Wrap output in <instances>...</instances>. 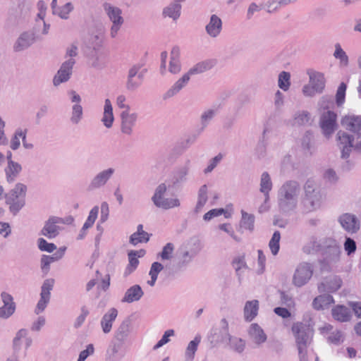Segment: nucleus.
Listing matches in <instances>:
<instances>
[{"instance_id":"41","label":"nucleus","mask_w":361,"mask_h":361,"mask_svg":"<svg viewBox=\"0 0 361 361\" xmlns=\"http://www.w3.org/2000/svg\"><path fill=\"white\" fill-rule=\"evenodd\" d=\"M302 147L305 154H312L315 149L313 133L307 130L302 137Z\"/></svg>"},{"instance_id":"18","label":"nucleus","mask_w":361,"mask_h":361,"mask_svg":"<svg viewBox=\"0 0 361 361\" xmlns=\"http://www.w3.org/2000/svg\"><path fill=\"white\" fill-rule=\"evenodd\" d=\"M338 221L345 231L350 233H355L360 229V221L354 214H343L340 216Z\"/></svg>"},{"instance_id":"11","label":"nucleus","mask_w":361,"mask_h":361,"mask_svg":"<svg viewBox=\"0 0 361 361\" xmlns=\"http://www.w3.org/2000/svg\"><path fill=\"white\" fill-rule=\"evenodd\" d=\"M55 281L54 279H45L41 287L40 298L37 304L35 313L39 314L42 312L49 302L51 290L53 289Z\"/></svg>"},{"instance_id":"31","label":"nucleus","mask_w":361,"mask_h":361,"mask_svg":"<svg viewBox=\"0 0 361 361\" xmlns=\"http://www.w3.org/2000/svg\"><path fill=\"white\" fill-rule=\"evenodd\" d=\"M22 171L21 165L16 161H10L5 168L6 180L8 183L14 182Z\"/></svg>"},{"instance_id":"21","label":"nucleus","mask_w":361,"mask_h":361,"mask_svg":"<svg viewBox=\"0 0 361 361\" xmlns=\"http://www.w3.org/2000/svg\"><path fill=\"white\" fill-rule=\"evenodd\" d=\"M222 30V20L215 14L211 16L209 22L205 27L207 34L212 37H217Z\"/></svg>"},{"instance_id":"12","label":"nucleus","mask_w":361,"mask_h":361,"mask_svg":"<svg viewBox=\"0 0 361 361\" xmlns=\"http://www.w3.org/2000/svg\"><path fill=\"white\" fill-rule=\"evenodd\" d=\"M75 63V60L74 59H68L61 65L57 73L54 76V86L58 87L61 83L69 80L73 73V68Z\"/></svg>"},{"instance_id":"22","label":"nucleus","mask_w":361,"mask_h":361,"mask_svg":"<svg viewBox=\"0 0 361 361\" xmlns=\"http://www.w3.org/2000/svg\"><path fill=\"white\" fill-rule=\"evenodd\" d=\"M190 78L185 73L164 94L163 99H168L176 95L181 90H183L188 83Z\"/></svg>"},{"instance_id":"60","label":"nucleus","mask_w":361,"mask_h":361,"mask_svg":"<svg viewBox=\"0 0 361 361\" xmlns=\"http://www.w3.org/2000/svg\"><path fill=\"white\" fill-rule=\"evenodd\" d=\"M136 256V251H130L128 253L129 264L126 269V272H128V274L132 273L137 268L139 264V261Z\"/></svg>"},{"instance_id":"4","label":"nucleus","mask_w":361,"mask_h":361,"mask_svg":"<svg viewBox=\"0 0 361 361\" xmlns=\"http://www.w3.org/2000/svg\"><path fill=\"white\" fill-rule=\"evenodd\" d=\"M322 262L328 267L336 264L341 259V248L338 243L333 238H324Z\"/></svg>"},{"instance_id":"29","label":"nucleus","mask_w":361,"mask_h":361,"mask_svg":"<svg viewBox=\"0 0 361 361\" xmlns=\"http://www.w3.org/2000/svg\"><path fill=\"white\" fill-rule=\"evenodd\" d=\"M34 42V37L27 32L22 33L13 45L15 51L18 52L27 49Z\"/></svg>"},{"instance_id":"5","label":"nucleus","mask_w":361,"mask_h":361,"mask_svg":"<svg viewBox=\"0 0 361 361\" xmlns=\"http://www.w3.org/2000/svg\"><path fill=\"white\" fill-rule=\"evenodd\" d=\"M305 199L310 204L311 209H318L323 200L321 190L317 183L312 179H308L304 185Z\"/></svg>"},{"instance_id":"20","label":"nucleus","mask_w":361,"mask_h":361,"mask_svg":"<svg viewBox=\"0 0 361 361\" xmlns=\"http://www.w3.org/2000/svg\"><path fill=\"white\" fill-rule=\"evenodd\" d=\"M250 340L257 347L261 346L267 339V334L257 323L252 324L248 329Z\"/></svg>"},{"instance_id":"35","label":"nucleus","mask_w":361,"mask_h":361,"mask_svg":"<svg viewBox=\"0 0 361 361\" xmlns=\"http://www.w3.org/2000/svg\"><path fill=\"white\" fill-rule=\"evenodd\" d=\"M214 65H215V63L214 61H212V60L203 61L197 63L194 66L190 68L186 73L190 77L191 75L200 74L207 71L210 70Z\"/></svg>"},{"instance_id":"53","label":"nucleus","mask_w":361,"mask_h":361,"mask_svg":"<svg viewBox=\"0 0 361 361\" xmlns=\"http://www.w3.org/2000/svg\"><path fill=\"white\" fill-rule=\"evenodd\" d=\"M129 322L128 321L123 322L115 333V338L123 342L126 340L129 334Z\"/></svg>"},{"instance_id":"59","label":"nucleus","mask_w":361,"mask_h":361,"mask_svg":"<svg viewBox=\"0 0 361 361\" xmlns=\"http://www.w3.org/2000/svg\"><path fill=\"white\" fill-rule=\"evenodd\" d=\"M27 334V331L25 329H21L17 332V334L13 341V350H14L15 353L18 352L20 348L21 338L26 337Z\"/></svg>"},{"instance_id":"40","label":"nucleus","mask_w":361,"mask_h":361,"mask_svg":"<svg viewBox=\"0 0 361 361\" xmlns=\"http://www.w3.org/2000/svg\"><path fill=\"white\" fill-rule=\"evenodd\" d=\"M198 251L199 250L190 252L185 249H180L178 257V267L182 268L188 265L194 257L197 254Z\"/></svg>"},{"instance_id":"10","label":"nucleus","mask_w":361,"mask_h":361,"mask_svg":"<svg viewBox=\"0 0 361 361\" xmlns=\"http://www.w3.org/2000/svg\"><path fill=\"white\" fill-rule=\"evenodd\" d=\"M144 75L145 71L141 70L140 64L133 66L128 73L126 89L130 92L135 91L142 85Z\"/></svg>"},{"instance_id":"6","label":"nucleus","mask_w":361,"mask_h":361,"mask_svg":"<svg viewBox=\"0 0 361 361\" xmlns=\"http://www.w3.org/2000/svg\"><path fill=\"white\" fill-rule=\"evenodd\" d=\"M167 190L165 183L159 185L152 197V201L154 204L163 209H169L180 206V201L178 198H166L164 197Z\"/></svg>"},{"instance_id":"51","label":"nucleus","mask_w":361,"mask_h":361,"mask_svg":"<svg viewBox=\"0 0 361 361\" xmlns=\"http://www.w3.org/2000/svg\"><path fill=\"white\" fill-rule=\"evenodd\" d=\"M83 118V108L81 104H73L71 107L70 122L73 125H78Z\"/></svg>"},{"instance_id":"61","label":"nucleus","mask_w":361,"mask_h":361,"mask_svg":"<svg viewBox=\"0 0 361 361\" xmlns=\"http://www.w3.org/2000/svg\"><path fill=\"white\" fill-rule=\"evenodd\" d=\"M38 247L42 251H46L47 252H52L56 249V246L51 243H48L44 238H39L37 241Z\"/></svg>"},{"instance_id":"23","label":"nucleus","mask_w":361,"mask_h":361,"mask_svg":"<svg viewBox=\"0 0 361 361\" xmlns=\"http://www.w3.org/2000/svg\"><path fill=\"white\" fill-rule=\"evenodd\" d=\"M144 295V292L140 285L135 284L128 288L121 299L122 302L132 303L139 301Z\"/></svg>"},{"instance_id":"13","label":"nucleus","mask_w":361,"mask_h":361,"mask_svg":"<svg viewBox=\"0 0 361 361\" xmlns=\"http://www.w3.org/2000/svg\"><path fill=\"white\" fill-rule=\"evenodd\" d=\"M115 173L114 168H107L98 172L90 180L88 190L93 191L104 187Z\"/></svg>"},{"instance_id":"33","label":"nucleus","mask_w":361,"mask_h":361,"mask_svg":"<svg viewBox=\"0 0 361 361\" xmlns=\"http://www.w3.org/2000/svg\"><path fill=\"white\" fill-rule=\"evenodd\" d=\"M114 121V117L111 101L109 99H106L104 101V112L102 121L106 128H110L112 127Z\"/></svg>"},{"instance_id":"32","label":"nucleus","mask_w":361,"mask_h":361,"mask_svg":"<svg viewBox=\"0 0 361 361\" xmlns=\"http://www.w3.org/2000/svg\"><path fill=\"white\" fill-rule=\"evenodd\" d=\"M259 310V301L253 300L247 301L244 307V317L247 322H251L257 315Z\"/></svg>"},{"instance_id":"39","label":"nucleus","mask_w":361,"mask_h":361,"mask_svg":"<svg viewBox=\"0 0 361 361\" xmlns=\"http://www.w3.org/2000/svg\"><path fill=\"white\" fill-rule=\"evenodd\" d=\"M142 224H139L137 227V232L133 233L130 237V243L133 245H136L140 243H147L149 240L148 233L143 231Z\"/></svg>"},{"instance_id":"7","label":"nucleus","mask_w":361,"mask_h":361,"mask_svg":"<svg viewBox=\"0 0 361 361\" xmlns=\"http://www.w3.org/2000/svg\"><path fill=\"white\" fill-rule=\"evenodd\" d=\"M314 271V267L311 263L303 262L300 263L293 275L292 283L296 287H302L311 279Z\"/></svg>"},{"instance_id":"58","label":"nucleus","mask_w":361,"mask_h":361,"mask_svg":"<svg viewBox=\"0 0 361 361\" xmlns=\"http://www.w3.org/2000/svg\"><path fill=\"white\" fill-rule=\"evenodd\" d=\"M174 249V245L171 243H168L164 246L161 252L159 253V256L162 260H170L173 257Z\"/></svg>"},{"instance_id":"42","label":"nucleus","mask_w":361,"mask_h":361,"mask_svg":"<svg viewBox=\"0 0 361 361\" xmlns=\"http://www.w3.org/2000/svg\"><path fill=\"white\" fill-rule=\"evenodd\" d=\"M272 188V182L268 172L264 171L261 176L260 192L265 196V201L269 200V193Z\"/></svg>"},{"instance_id":"14","label":"nucleus","mask_w":361,"mask_h":361,"mask_svg":"<svg viewBox=\"0 0 361 361\" xmlns=\"http://www.w3.org/2000/svg\"><path fill=\"white\" fill-rule=\"evenodd\" d=\"M64 223L65 221L62 218L50 216L45 222L41 231V234L49 239L54 238L59 234L61 230L59 225L63 224Z\"/></svg>"},{"instance_id":"50","label":"nucleus","mask_w":361,"mask_h":361,"mask_svg":"<svg viewBox=\"0 0 361 361\" xmlns=\"http://www.w3.org/2000/svg\"><path fill=\"white\" fill-rule=\"evenodd\" d=\"M27 129L18 128L16 130L10 142V147L13 150H17L20 146V139L24 140L27 136Z\"/></svg>"},{"instance_id":"55","label":"nucleus","mask_w":361,"mask_h":361,"mask_svg":"<svg viewBox=\"0 0 361 361\" xmlns=\"http://www.w3.org/2000/svg\"><path fill=\"white\" fill-rule=\"evenodd\" d=\"M200 342V337L196 336L194 340L191 341L185 350V357L188 360H192L194 358L195 352L197 351V346Z\"/></svg>"},{"instance_id":"46","label":"nucleus","mask_w":361,"mask_h":361,"mask_svg":"<svg viewBox=\"0 0 361 361\" xmlns=\"http://www.w3.org/2000/svg\"><path fill=\"white\" fill-rule=\"evenodd\" d=\"M310 83L316 89L318 93H321L325 86V78L321 73H313L310 75Z\"/></svg>"},{"instance_id":"56","label":"nucleus","mask_w":361,"mask_h":361,"mask_svg":"<svg viewBox=\"0 0 361 361\" xmlns=\"http://www.w3.org/2000/svg\"><path fill=\"white\" fill-rule=\"evenodd\" d=\"M280 239H281V233L279 231H276L274 233L272 238H271L269 243V246L271 250V252L274 255H277V253L279 252V250L280 248V245H279Z\"/></svg>"},{"instance_id":"17","label":"nucleus","mask_w":361,"mask_h":361,"mask_svg":"<svg viewBox=\"0 0 361 361\" xmlns=\"http://www.w3.org/2000/svg\"><path fill=\"white\" fill-rule=\"evenodd\" d=\"M1 298L4 305L0 307V318L6 319L15 312L16 303L13 302V296L6 292H2Z\"/></svg>"},{"instance_id":"48","label":"nucleus","mask_w":361,"mask_h":361,"mask_svg":"<svg viewBox=\"0 0 361 361\" xmlns=\"http://www.w3.org/2000/svg\"><path fill=\"white\" fill-rule=\"evenodd\" d=\"M74 6L72 3L67 2L62 6H59L54 12H52L54 16H57L63 20L69 18L70 13L73 11Z\"/></svg>"},{"instance_id":"15","label":"nucleus","mask_w":361,"mask_h":361,"mask_svg":"<svg viewBox=\"0 0 361 361\" xmlns=\"http://www.w3.org/2000/svg\"><path fill=\"white\" fill-rule=\"evenodd\" d=\"M336 114L331 111L324 112L320 118V127L326 137H329L336 130Z\"/></svg>"},{"instance_id":"49","label":"nucleus","mask_w":361,"mask_h":361,"mask_svg":"<svg viewBox=\"0 0 361 361\" xmlns=\"http://www.w3.org/2000/svg\"><path fill=\"white\" fill-rule=\"evenodd\" d=\"M335 51L334 52V57L339 60V66L341 67H347L349 64V59L345 51L342 49L339 43H336L334 45Z\"/></svg>"},{"instance_id":"8","label":"nucleus","mask_w":361,"mask_h":361,"mask_svg":"<svg viewBox=\"0 0 361 361\" xmlns=\"http://www.w3.org/2000/svg\"><path fill=\"white\" fill-rule=\"evenodd\" d=\"M338 145L341 149V157L347 159L353 148L357 152H361V141L353 145L354 137L344 131H338L337 133Z\"/></svg>"},{"instance_id":"43","label":"nucleus","mask_w":361,"mask_h":361,"mask_svg":"<svg viewBox=\"0 0 361 361\" xmlns=\"http://www.w3.org/2000/svg\"><path fill=\"white\" fill-rule=\"evenodd\" d=\"M207 202V185H202L198 190L197 202L194 209L195 214H199L202 212V208Z\"/></svg>"},{"instance_id":"1","label":"nucleus","mask_w":361,"mask_h":361,"mask_svg":"<svg viewBox=\"0 0 361 361\" xmlns=\"http://www.w3.org/2000/svg\"><path fill=\"white\" fill-rule=\"evenodd\" d=\"M300 193V183L293 180L286 181L278 191V206L283 212H289L296 209Z\"/></svg>"},{"instance_id":"16","label":"nucleus","mask_w":361,"mask_h":361,"mask_svg":"<svg viewBox=\"0 0 361 361\" xmlns=\"http://www.w3.org/2000/svg\"><path fill=\"white\" fill-rule=\"evenodd\" d=\"M137 119V114L130 111H122L121 113V130L127 135L133 133V128L135 126Z\"/></svg>"},{"instance_id":"57","label":"nucleus","mask_w":361,"mask_h":361,"mask_svg":"<svg viewBox=\"0 0 361 361\" xmlns=\"http://www.w3.org/2000/svg\"><path fill=\"white\" fill-rule=\"evenodd\" d=\"M290 75L289 73L282 71L279 75L278 85L284 91H287L290 85Z\"/></svg>"},{"instance_id":"19","label":"nucleus","mask_w":361,"mask_h":361,"mask_svg":"<svg viewBox=\"0 0 361 361\" xmlns=\"http://www.w3.org/2000/svg\"><path fill=\"white\" fill-rule=\"evenodd\" d=\"M341 124L346 130L354 133L357 139L361 138V116H345L341 121Z\"/></svg>"},{"instance_id":"25","label":"nucleus","mask_w":361,"mask_h":361,"mask_svg":"<svg viewBox=\"0 0 361 361\" xmlns=\"http://www.w3.org/2000/svg\"><path fill=\"white\" fill-rule=\"evenodd\" d=\"M98 213H99V207L98 206H94L90 210V212L89 213V216H88L87 219H86L85 224H83V226H82V228L80 229V233L78 235L77 238L78 240H82L86 236L87 231L94 225L96 219H97Z\"/></svg>"},{"instance_id":"37","label":"nucleus","mask_w":361,"mask_h":361,"mask_svg":"<svg viewBox=\"0 0 361 361\" xmlns=\"http://www.w3.org/2000/svg\"><path fill=\"white\" fill-rule=\"evenodd\" d=\"M217 342H227L228 341V344L230 347L233 349L235 351L238 353H242L245 348V342L243 339L233 337L230 334L228 337H224L223 338L215 339Z\"/></svg>"},{"instance_id":"36","label":"nucleus","mask_w":361,"mask_h":361,"mask_svg":"<svg viewBox=\"0 0 361 361\" xmlns=\"http://www.w3.org/2000/svg\"><path fill=\"white\" fill-rule=\"evenodd\" d=\"M214 65H215V63L214 61H212V60L203 61L197 63L194 66L190 68L186 73L190 77L191 75L200 74L207 71L210 70Z\"/></svg>"},{"instance_id":"24","label":"nucleus","mask_w":361,"mask_h":361,"mask_svg":"<svg viewBox=\"0 0 361 361\" xmlns=\"http://www.w3.org/2000/svg\"><path fill=\"white\" fill-rule=\"evenodd\" d=\"M341 284L342 281L338 276H330L319 285L318 289L319 292H335L341 288Z\"/></svg>"},{"instance_id":"44","label":"nucleus","mask_w":361,"mask_h":361,"mask_svg":"<svg viewBox=\"0 0 361 361\" xmlns=\"http://www.w3.org/2000/svg\"><path fill=\"white\" fill-rule=\"evenodd\" d=\"M333 302V297L330 295L324 294L316 297L312 302V306L315 310H319L327 307Z\"/></svg>"},{"instance_id":"26","label":"nucleus","mask_w":361,"mask_h":361,"mask_svg":"<svg viewBox=\"0 0 361 361\" xmlns=\"http://www.w3.org/2000/svg\"><path fill=\"white\" fill-rule=\"evenodd\" d=\"M118 316V310L112 307L104 314L101 320V326L104 334H108L111 331L112 328L113 322L115 321Z\"/></svg>"},{"instance_id":"52","label":"nucleus","mask_w":361,"mask_h":361,"mask_svg":"<svg viewBox=\"0 0 361 361\" xmlns=\"http://www.w3.org/2000/svg\"><path fill=\"white\" fill-rule=\"evenodd\" d=\"M164 269L162 264L158 262H154L152 264L151 268L149 272L151 279L147 281V283L153 287L157 280L159 274Z\"/></svg>"},{"instance_id":"30","label":"nucleus","mask_w":361,"mask_h":361,"mask_svg":"<svg viewBox=\"0 0 361 361\" xmlns=\"http://www.w3.org/2000/svg\"><path fill=\"white\" fill-rule=\"evenodd\" d=\"M324 238L317 239L315 236H312L308 242L303 246L302 250L306 254H311L313 252H321L323 249V243Z\"/></svg>"},{"instance_id":"47","label":"nucleus","mask_w":361,"mask_h":361,"mask_svg":"<svg viewBox=\"0 0 361 361\" xmlns=\"http://www.w3.org/2000/svg\"><path fill=\"white\" fill-rule=\"evenodd\" d=\"M216 114V110L214 109H208L204 111L200 118V132H202L206 128L209 126V123L214 118Z\"/></svg>"},{"instance_id":"27","label":"nucleus","mask_w":361,"mask_h":361,"mask_svg":"<svg viewBox=\"0 0 361 361\" xmlns=\"http://www.w3.org/2000/svg\"><path fill=\"white\" fill-rule=\"evenodd\" d=\"M190 168L191 161L190 159H186L184 164L179 166L173 176V183L178 184L185 182Z\"/></svg>"},{"instance_id":"3","label":"nucleus","mask_w":361,"mask_h":361,"mask_svg":"<svg viewBox=\"0 0 361 361\" xmlns=\"http://www.w3.org/2000/svg\"><path fill=\"white\" fill-rule=\"evenodd\" d=\"M27 187L22 183H17L5 195L6 204L8 205L9 211L13 215H16L25 205V198Z\"/></svg>"},{"instance_id":"28","label":"nucleus","mask_w":361,"mask_h":361,"mask_svg":"<svg viewBox=\"0 0 361 361\" xmlns=\"http://www.w3.org/2000/svg\"><path fill=\"white\" fill-rule=\"evenodd\" d=\"M180 71V49L178 47H174L171 51L169 71L172 74H178Z\"/></svg>"},{"instance_id":"63","label":"nucleus","mask_w":361,"mask_h":361,"mask_svg":"<svg viewBox=\"0 0 361 361\" xmlns=\"http://www.w3.org/2000/svg\"><path fill=\"white\" fill-rule=\"evenodd\" d=\"M223 159V155L221 154H217L216 157L209 160V164L207 168L204 169V173L205 174L211 173L216 166L220 163V161Z\"/></svg>"},{"instance_id":"2","label":"nucleus","mask_w":361,"mask_h":361,"mask_svg":"<svg viewBox=\"0 0 361 361\" xmlns=\"http://www.w3.org/2000/svg\"><path fill=\"white\" fill-rule=\"evenodd\" d=\"M298 351L300 361H308L307 348L312 341L314 330L302 322L293 324L291 328Z\"/></svg>"},{"instance_id":"45","label":"nucleus","mask_w":361,"mask_h":361,"mask_svg":"<svg viewBox=\"0 0 361 361\" xmlns=\"http://www.w3.org/2000/svg\"><path fill=\"white\" fill-rule=\"evenodd\" d=\"M332 315L336 320L341 322H348L351 317L350 311L344 306H337L334 308Z\"/></svg>"},{"instance_id":"34","label":"nucleus","mask_w":361,"mask_h":361,"mask_svg":"<svg viewBox=\"0 0 361 361\" xmlns=\"http://www.w3.org/2000/svg\"><path fill=\"white\" fill-rule=\"evenodd\" d=\"M311 124V114L305 110H299L295 112L293 116V125L305 126Z\"/></svg>"},{"instance_id":"38","label":"nucleus","mask_w":361,"mask_h":361,"mask_svg":"<svg viewBox=\"0 0 361 361\" xmlns=\"http://www.w3.org/2000/svg\"><path fill=\"white\" fill-rule=\"evenodd\" d=\"M181 5L177 1H174L164 8L163 16L176 20L180 16Z\"/></svg>"},{"instance_id":"64","label":"nucleus","mask_w":361,"mask_h":361,"mask_svg":"<svg viewBox=\"0 0 361 361\" xmlns=\"http://www.w3.org/2000/svg\"><path fill=\"white\" fill-rule=\"evenodd\" d=\"M346 90V85L344 82H341L336 92V102L338 106L341 105L345 100Z\"/></svg>"},{"instance_id":"9","label":"nucleus","mask_w":361,"mask_h":361,"mask_svg":"<svg viewBox=\"0 0 361 361\" xmlns=\"http://www.w3.org/2000/svg\"><path fill=\"white\" fill-rule=\"evenodd\" d=\"M104 10L112 23L110 34L112 37H115L123 24L124 20L122 17V11L118 7L112 6L109 3L103 5Z\"/></svg>"},{"instance_id":"54","label":"nucleus","mask_w":361,"mask_h":361,"mask_svg":"<svg viewBox=\"0 0 361 361\" xmlns=\"http://www.w3.org/2000/svg\"><path fill=\"white\" fill-rule=\"evenodd\" d=\"M255 223V216L252 214H249L247 212L242 211V219L240 221V226L253 231Z\"/></svg>"},{"instance_id":"62","label":"nucleus","mask_w":361,"mask_h":361,"mask_svg":"<svg viewBox=\"0 0 361 361\" xmlns=\"http://www.w3.org/2000/svg\"><path fill=\"white\" fill-rule=\"evenodd\" d=\"M343 247L347 255L349 256L355 253L357 249L355 241L349 237L345 238Z\"/></svg>"}]
</instances>
